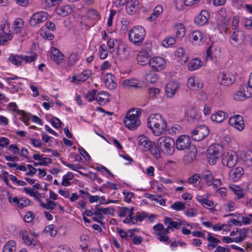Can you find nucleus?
Returning <instances> with one entry per match:
<instances>
[{
    "instance_id": "nucleus-1",
    "label": "nucleus",
    "mask_w": 252,
    "mask_h": 252,
    "mask_svg": "<svg viewBox=\"0 0 252 252\" xmlns=\"http://www.w3.org/2000/svg\"><path fill=\"white\" fill-rule=\"evenodd\" d=\"M147 126L155 135L159 136L166 130L167 123L161 115L153 114L148 119Z\"/></svg>"
},
{
    "instance_id": "nucleus-2",
    "label": "nucleus",
    "mask_w": 252,
    "mask_h": 252,
    "mask_svg": "<svg viewBox=\"0 0 252 252\" xmlns=\"http://www.w3.org/2000/svg\"><path fill=\"white\" fill-rule=\"evenodd\" d=\"M138 142L144 152H149L156 159L160 158V151L157 144L150 140L148 137L144 135L140 136L138 138Z\"/></svg>"
},
{
    "instance_id": "nucleus-3",
    "label": "nucleus",
    "mask_w": 252,
    "mask_h": 252,
    "mask_svg": "<svg viewBox=\"0 0 252 252\" xmlns=\"http://www.w3.org/2000/svg\"><path fill=\"white\" fill-rule=\"evenodd\" d=\"M141 115V110L139 108L129 110L124 120L126 126L130 130L136 129L140 125L139 119Z\"/></svg>"
},
{
    "instance_id": "nucleus-4",
    "label": "nucleus",
    "mask_w": 252,
    "mask_h": 252,
    "mask_svg": "<svg viewBox=\"0 0 252 252\" xmlns=\"http://www.w3.org/2000/svg\"><path fill=\"white\" fill-rule=\"evenodd\" d=\"M145 35V29L141 26H137L129 31L128 38L135 45L140 46L143 42Z\"/></svg>"
},
{
    "instance_id": "nucleus-5",
    "label": "nucleus",
    "mask_w": 252,
    "mask_h": 252,
    "mask_svg": "<svg viewBox=\"0 0 252 252\" xmlns=\"http://www.w3.org/2000/svg\"><path fill=\"white\" fill-rule=\"evenodd\" d=\"M175 142L173 138L168 136H161L158 141L157 145L159 151L161 150L167 155H172L175 151Z\"/></svg>"
},
{
    "instance_id": "nucleus-6",
    "label": "nucleus",
    "mask_w": 252,
    "mask_h": 252,
    "mask_svg": "<svg viewBox=\"0 0 252 252\" xmlns=\"http://www.w3.org/2000/svg\"><path fill=\"white\" fill-rule=\"evenodd\" d=\"M219 144L211 145L207 151L206 156L208 162L211 165H214L220 156V148Z\"/></svg>"
},
{
    "instance_id": "nucleus-7",
    "label": "nucleus",
    "mask_w": 252,
    "mask_h": 252,
    "mask_svg": "<svg viewBox=\"0 0 252 252\" xmlns=\"http://www.w3.org/2000/svg\"><path fill=\"white\" fill-rule=\"evenodd\" d=\"M238 159V157L236 153L233 151H230L222 154L221 162L223 166L230 168L237 164Z\"/></svg>"
},
{
    "instance_id": "nucleus-8",
    "label": "nucleus",
    "mask_w": 252,
    "mask_h": 252,
    "mask_svg": "<svg viewBox=\"0 0 252 252\" xmlns=\"http://www.w3.org/2000/svg\"><path fill=\"white\" fill-rule=\"evenodd\" d=\"M10 28L7 20H4L0 25V45L7 44L8 40H11L13 36L9 33Z\"/></svg>"
},
{
    "instance_id": "nucleus-9",
    "label": "nucleus",
    "mask_w": 252,
    "mask_h": 252,
    "mask_svg": "<svg viewBox=\"0 0 252 252\" xmlns=\"http://www.w3.org/2000/svg\"><path fill=\"white\" fill-rule=\"evenodd\" d=\"M218 80L220 85L229 86L232 84L235 81V76L230 73L221 72L219 73Z\"/></svg>"
},
{
    "instance_id": "nucleus-10",
    "label": "nucleus",
    "mask_w": 252,
    "mask_h": 252,
    "mask_svg": "<svg viewBox=\"0 0 252 252\" xmlns=\"http://www.w3.org/2000/svg\"><path fill=\"white\" fill-rule=\"evenodd\" d=\"M48 18V14L45 11H40L33 14L31 18L30 24L33 27L38 26V25Z\"/></svg>"
},
{
    "instance_id": "nucleus-11",
    "label": "nucleus",
    "mask_w": 252,
    "mask_h": 252,
    "mask_svg": "<svg viewBox=\"0 0 252 252\" xmlns=\"http://www.w3.org/2000/svg\"><path fill=\"white\" fill-rule=\"evenodd\" d=\"M191 146L190 137L186 135L180 136L176 142V147L179 150H189Z\"/></svg>"
},
{
    "instance_id": "nucleus-12",
    "label": "nucleus",
    "mask_w": 252,
    "mask_h": 252,
    "mask_svg": "<svg viewBox=\"0 0 252 252\" xmlns=\"http://www.w3.org/2000/svg\"><path fill=\"white\" fill-rule=\"evenodd\" d=\"M148 64L154 71L161 70L165 66L164 59L160 57H156L151 59Z\"/></svg>"
},
{
    "instance_id": "nucleus-13",
    "label": "nucleus",
    "mask_w": 252,
    "mask_h": 252,
    "mask_svg": "<svg viewBox=\"0 0 252 252\" xmlns=\"http://www.w3.org/2000/svg\"><path fill=\"white\" fill-rule=\"evenodd\" d=\"M228 122L230 126L239 131L243 130L245 127L243 118L241 115H234L229 118Z\"/></svg>"
},
{
    "instance_id": "nucleus-14",
    "label": "nucleus",
    "mask_w": 252,
    "mask_h": 252,
    "mask_svg": "<svg viewBox=\"0 0 252 252\" xmlns=\"http://www.w3.org/2000/svg\"><path fill=\"white\" fill-rule=\"evenodd\" d=\"M245 39V35L239 31L233 32L230 35V42L234 46L242 44Z\"/></svg>"
},
{
    "instance_id": "nucleus-15",
    "label": "nucleus",
    "mask_w": 252,
    "mask_h": 252,
    "mask_svg": "<svg viewBox=\"0 0 252 252\" xmlns=\"http://www.w3.org/2000/svg\"><path fill=\"white\" fill-rule=\"evenodd\" d=\"M139 1L138 0H127L126 6V12L130 15L136 13L139 9Z\"/></svg>"
},
{
    "instance_id": "nucleus-16",
    "label": "nucleus",
    "mask_w": 252,
    "mask_h": 252,
    "mask_svg": "<svg viewBox=\"0 0 252 252\" xmlns=\"http://www.w3.org/2000/svg\"><path fill=\"white\" fill-rule=\"evenodd\" d=\"M189 152L186 154L183 158V162L185 164H189L192 162L197 155V149L194 146H191L189 149Z\"/></svg>"
},
{
    "instance_id": "nucleus-17",
    "label": "nucleus",
    "mask_w": 252,
    "mask_h": 252,
    "mask_svg": "<svg viewBox=\"0 0 252 252\" xmlns=\"http://www.w3.org/2000/svg\"><path fill=\"white\" fill-rule=\"evenodd\" d=\"M179 87V84L176 82L170 81L165 88L166 95L168 97H172L176 93Z\"/></svg>"
},
{
    "instance_id": "nucleus-18",
    "label": "nucleus",
    "mask_w": 252,
    "mask_h": 252,
    "mask_svg": "<svg viewBox=\"0 0 252 252\" xmlns=\"http://www.w3.org/2000/svg\"><path fill=\"white\" fill-rule=\"evenodd\" d=\"M149 53L146 50H143L139 52L137 56V61L138 63L141 65H145L148 63L149 61Z\"/></svg>"
},
{
    "instance_id": "nucleus-19",
    "label": "nucleus",
    "mask_w": 252,
    "mask_h": 252,
    "mask_svg": "<svg viewBox=\"0 0 252 252\" xmlns=\"http://www.w3.org/2000/svg\"><path fill=\"white\" fill-rule=\"evenodd\" d=\"M203 127L198 126L191 132V137L193 140L196 141H200L204 139L205 135L203 132Z\"/></svg>"
},
{
    "instance_id": "nucleus-20",
    "label": "nucleus",
    "mask_w": 252,
    "mask_h": 252,
    "mask_svg": "<svg viewBox=\"0 0 252 252\" xmlns=\"http://www.w3.org/2000/svg\"><path fill=\"white\" fill-rule=\"evenodd\" d=\"M244 173L243 168L239 167L232 169L229 171V176L234 181H237L242 177Z\"/></svg>"
},
{
    "instance_id": "nucleus-21",
    "label": "nucleus",
    "mask_w": 252,
    "mask_h": 252,
    "mask_svg": "<svg viewBox=\"0 0 252 252\" xmlns=\"http://www.w3.org/2000/svg\"><path fill=\"white\" fill-rule=\"evenodd\" d=\"M129 52L127 46L121 45L117 48V55L121 60L126 59L129 55Z\"/></svg>"
},
{
    "instance_id": "nucleus-22",
    "label": "nucleus",
    "mask_w": 252,
    "mask_h": 252,
    "mask_svg": "<svg viewBox=\"0 0 252 252\" xmlns=\"http://www.w3.org/2000/svg\"><path fill=\"white\" fill-rule=\"evenodd\" d=\"M227 117V114L223 111H218L215 114L211 116V120L217 123H220L223 122Z\"/></svg>"
},
{
    "instance_id": "nucleus-23",
    "label": "nucleus",
    "mask_w": 252,
    "mask_h": 252,
    "mask_svg": "<svg viewBox=\"0 0 252 252\" xmlns=\"http://www.w3.org/2000/svg\"><path fill=\"white\" fill-rule=\"evenodd\" d=\"M73 10L71 6L69 5H66L63 6H59L56 8L57 13L63 17L71 13Z\"/></svg>"
},
{
    "instance_id": "nucleus-24",
    "label": "nucleus",
    "mask_w": 252,
    "mask_h": 252,
    "mask_svg": "<svg viewBox=\"0 0 252 252\" xmlns=\"http://www.w3.org/2000/svg\"><path fill=\"white\" fill-rule=\"evenodd\" d=\"M51 58L57 64H59L63 61L64 55L58 49L55 48L51 55Z\"/></svg>"
},
{
    "instance_id": "nucleus-25",
    "label": "nucleus",
    "mask_w": 252,
    "mask_h": 252,
    "mask_svg": "<svg viewBox=\"0 0 252 252\" xmlns=\"http://www.w3.org/2000/svg\"><path fill=\"white\" fill-rule=\"evenodd\" d=\"M202 65V62L198 58L192 59L189 63L188 68L190 71H194L199 68Z\"/></svg>"
},
{
    "instance_id": "nucleus-26",
    "label": "nucleus",
    "mask_w": 252,
    "mask_h": 252,
    "mask_svg": "<svg viewBox=\"0 0 252 252\" xmlns=\"http://www.w3.org/2000/svg\"><path fill=\"white\" fill-rule=\"evenodd\" d=\"M96 99L99 105L105 104L109 100V94L106 92H101L97 94Z\"/></svg>"
},
{
    "instance_id": "nucleus-27",
    "label": "nucleus",
    "mask_w": 252,
    "mask_h": 252,
    "mask_svg": "<svg viewBox=\"0 0 252 252\" xmlns=\"http://www.w3.org/2000/svg\"><path fill=\"white\" fill-rule=\"evenodd\" d=\"M251 97L250 93H246V90L243 89V90H240L237 92L234 95V99L237 101H243L246 98Z\"/></svg>"
},
{
    "instance_id": "nucleus-28",
    "label": "nucleus",
    "mask_w": 252,
    "mask_h": 252,
    "mask_svg": "<svg viewBox=\"0 0 252 252\" xmlns=\"http://www.w3.org/2000/svg\"><path fill=\"white\" fill-rule=\"evenodd\" d=\"M164 222L166 225L168 226V228L171 229L172 231H173L172 228L178 229L181 224L177 221L172 220L171 218L168 217L165 218Z\"/></svg>"
},
{
    "instance_id": "nucleus-29",
    "label": "nucleus",
    "mask_w": 252,
    "mask_h": 252,
    "mask_svg": "<svg viewBox=\"0 0 252 252\" xmlns=\"http://www.w3.org/2000/svg\"><path fill=\"white\" fill-rule=\"evenodd\" d=\"M208 241H209V243L208 244V249H210L211 247L212 249H214L215 248H217L218 243L220 242V240L215 238L214 237L211 235V234L209 232L208 233Z\"/></svg>"
},
{
    "instance_id": "nucleus-30",
    "label": "nucleus",
    "mask_w": 252,
    "mask_h": 252,
    "mask_svg": "<svg viewBox=\"0 0 252 252\" xmlns=\"http://www.w3.org/2000/svg\"><path fill=\"white\" fill-rule=\"evenodd\" d=\"M175 33L177 37L181 38L183 37L186 32L185 27L183 24L178 23L175 26Z\"/></svg>"
},
{
    "instance_id": "nucleus-31",
    "label": "nucleus",
    "mask_w": 252,
    "mask_h": 252,
    "mask_svg": "<svg viewBox=\"0 0 252 252\" xmlns=\"http://www.w3.org/2000/svg\"><path fill=\"white\" fill-rule=\"evenodd\" d=\"M189 40L191 41H201L203 39V35L200 31L198 30L194 31L189 35Z\"/></svg>"
},
{
    "instance_id": "nucleus-32",
    "label": "nucleus",
    "mask_w": 252,
    "mask_h": 252,
    "mask_svg": "<svg viewBox=\"0 0 252 252\" xmlns=\"http://www.w3.org/2000/svg\"><path fill=\"white\" fill-rule=\"evenodd\" d=\"M16 242L10 240L7 242L4 246L3 252H15L16 251Z\"/></svg>"
},
{
    "instance_id": "nucleus-33",
    "label": "nucleus",
    "mask_w": 252,
    "mask_h": 252,
    "mask_svg": "<svg viewBox=\"0 0 252 252\" xmlns=\"http://www.w3.org/2000/svg\"><path fill=\"white\" fill-rule=\"evenodd\" d=\"M24 21L21 18L16 19L14 22V30L16 33L20 32L23 29Z\"/></svg>"
},
{
    "instance_id": "nucleus-34",
    "label": "nucleus",
    "mask_w": 252,
    "mask_h": 252,
    "mask_svg": "<svg viewBox=\"0 0 252 252\" xmlns=\"http://www.w3.org/2000/svg\"><path fill=\"white\" fill-rule=\"evenodd\" d=\"M9 62L13 65L20 66L22 65V58L18 55H11L9 57Z\"/></svg>"
},
{
    "instance_id": "nucleus-35",
    "label": "nucleus",
    "mask_w": 252,
    "mask_h": 252,
    "mask_svg": "<svg viewBox=\"0 0 252 252\" xmlns=\"http://www.w3.org/2000/svg\"><path fill=\"white\" fill-rule=\"evenodd\" d=\"M186 117L189 121H192L197 119L198 115L196 113V111L194 108H190L186 112Z\"/></svg>"
},
{
    "instance_id": "nucleus-36",
    "label": "nucleus",
    "mask_w": 252,
    "mask_h": 252,
    "mask_svg": "<svg viewBox=\"0 0 252 252\" xmlns=\"http://www.w3.org/2000/svg\"><path fill=\"white\" fill-rule=\"evenodd\" d=\"M163 8L161 5H157L154 9L153 13L151 16L148 18V19L150 21L155 20L157 17L161 13Z\"/></svg>"
},
{
    "instance_id": "nucleus-37",
    "label": "nucleus",
    "mask_w": 252,
    "mask_h": 252,
    "mask_svg": "<svg viewBox=\"0 0 252 252\" xmlns=\"http://www.w3.org/2000/svg\"><path fill=\"white\" fill-rule=\"evenodd\" d=\"M92 75V71L90 69H86L82 73L78 74V82H84L88 79Z\"/></svg>"
},
{
    "instance_id": "nucleus-38",
    "label": "nucleus",
    "mask_w": 252,
    "mask_h": 252,
    "mask_svg": "<svg viewBox=\"0 0 252 252\" xmlns=\"http://www.w3.org/2000/svg\"><path fill=\"white\" fill-rule=\"evenodd\" d=\"M205 12V10H202L200 14L197 16L194 19V22L198 26H203L205 24V16L203 13Z\"/></svg>"
},
{
    "instance_id": "nucleus-39",
    "label": "nucleus",
    "mask_w": 252,
    "mask_h": 252,
    "mask_svg": "<svg viewBox=\"0 0 252 252\" xmlns=\"http://www.w3.org/2000/svg\"><path fill=\"white\" fill-rule=\"evenodd\" d=\"M171 207L172 209L177 211L183 210L185 209V204L181 201H177L171 205Z\"/></svg>"
},
{
    "instance_id": "nucleus-40",
    "label": "nucleus",
    "mask_w": 252,
    "mask_h": 252,
    "mask_svg": "<svg viewBox=\"0 0 252 252\" xmlns=\"http://www.w3.org/2000/svg\"><path fill=\"white\" fill-rule=\"evenodd\" d=\"M99 57L101 59H105L108 56V52L106 49V45L101 44L99 49Z\"/></svg>"
},
{
    "instance_id": "nucleus-41",
    "label": "nucleus",
    "mask_w": 252,
    "mask_h": 252,
    "mask_svg": "<svg viewBox=\"0 0 252 252\" xmlns=\"http://www.w3.org/2000/svg\"><path fill=\"white\" fill-rule=\"evenodd\" d=\"M123 84L126 86L135 88L139 87V83H137V81L135 79H126L124 81Z\"/></svg>"
},
{
    "instance_id": "nucleus-42",
    "label": "nucleus",
    "mask_w": 252,
    "mask_h": 252,
    "mask_svg": "<svg viewBox=\"0 0 252 252\" xmlns=\"http://www.w3.org/2000/svg\"><path fill=\"white\" fill-rule=\"evenodd\" d=\"M214 176L210 170H206V184L208 186H211V184H213V181H214Z\"/></svg>"
},
{
    "instance_id": "nucleus-43",
    "label": "nucleus",
    "mask_w": 252,
    "mask_h": 252,
    "mask_svg": "<svg viewBox=\"0 0 252 252\" xmlns=\"http://www.w3.org/2000/svg\"><path fill=\"white\" fill-rule=\"evenodd\" d=\"M40 161V162H35L33 161H31V162L33 163L34 166H37L38 165L46 166L48 163H52V159L49 158H44V159Z\"/></svg>"
},
{
    "instance_id": "nucleus-44",
    "label": "nucleus",
    "mask_w": 252,
    "mask_h": 252,
    "mask_svg": "<svg viewBox=\"0 0 252 252\" xmlns=\"http://www.w3.org/2000/svg\"><path fill=\"white\" fill-rule=\"evenodd\" d=\"M9 106L11 107L13 109V111L16 112V113L19 115H22L21 120L23 121L25 123V116L24 114V112L23 111H21L17 109V105L14 102H11L9 104Z\"/></svg>"
},
{
    "instance_id": "nucleus-45",
    "label": "nucleus",
    "mask_w": 252,
    "mask_h": 252,
    "mask_svg": "<svg viewBox=\"0 0 252 252\" xmlns=\"http://www.w3.org/2000/svg\"><path fill=\"white\" fill-rule=\"evenodd\" d=\"M55 226L54 224H51L46 226L44 229V231L49 232L52 237H54L57 234V231L55 229Z\"/></svg>"
},
{
    "instance_id": "nucleus-46",
    "label": "nucleus",
    "mask_w": 252,
    "mask_h": 252,
    "mask_svg": "<svg viewBox=\"0 0 252 252\" xmlns=\"http://www.w3.org/2000/svg\"><path fill=\"white\" fill-rule=\"evenodd\" d=\"M88 17L90 19L97 20L98 19V12L94 9H89L88 12Z\"/></svg>"
},
{
    "instance_id": "nucleus-47",
    "label": "nucleus",
    "mask_w": 252,
    "mask_h": 252,
    "mask_svg": "<svg viewBox=\"0 0 252 252\" xmlns=\"http://www.w3.org/2000/svg\"><path fill=\"white\" fill-rule=\"evenodd\" d=\"M234 193L236 195V197L238 199L242 198L244 196V193L243 191V189L239 187H235L233 189Z\"/></svg>"
},
{
    "instance_id": "nucleus-48",
    "label": "nucleus",
    "mask_w": 252,
    "mask_h": 252,
    "mask_svg": "<svg viewBox=\"0 0 252 252\" xmlns=\"http://www.w3.org/2000/svg\"><path fill=\"white\" fill-rule=\"evenodd\" d=\"M212 46H210L206 51V61L210 60H213L216 56L214 55L213 52L212 51Z\"/></svg>"
},
{
    "instance_id": "nucleus-49",
    "label": "nucleus",
    "mask_w": 252,
    "mask_h": 252,
    "mask_svg": "<svg viewBox=\"0 0 252 252\" xmlns=\"http://www.w3.org/2000/svg\"><path fill=\"white\" fill-rule=\"evenodd\" d=\"M50 122L53 126L56 128H60L61 126V125L62 124L61 121L59 119L55 117H53L51 119Z\"/></svg>"
},
{
    "instance_id": "nucleus-50",
    "label": "nucleus",
    "mask_w": 252,
    "mask_h": 252,
    "mask_svg": "<svg viewBox=\"0 0 252 252\" xmlns=\"http://www.w3.org/2000/svg\"><path fill=\"white\" fill-rule=\"evenodd\" d=\"M79 60V56L76 54H71L68 58V63L69 65H74Z\"/></svg>"
},
{
    "instance_id": "nucleus-51",
    "label": "nucleus",
    "mask_w": 252,
    "mask_h": 252,
    "mask_svg": "<svg viewBox=\"0 0 252 252\" xmlns=\"http://www.w3.org/2000/svg\"><path fill=\"white\" fill-rule=\"evenodd\" d=\"M97 90L95 89L89 91L85 96L89 101H92L95 99V96L96 94Z\"/></svg>"
},
{
    "instance_id": "nucleus-52",
    "label": "nucleus",
    "mask_w": 252,
    "mask_h": 252,
    "mask_svg": "<svg viewBox=\"0 0 252 252\" xmlns=\"http://www.w3.org/2000/svg\"><path fill=\"white\" fill-rule=\"evenodd\" d=\"M22 58V61H24L26 63H30L34 62L37 58V55L35 54L31 56H21Z\"/></svg>"
},
{
    "instance_id": "nucleus-53",
    "label": "nucleus",
    "mask_w": 252,
    "mask_h": 252,
    "mask_svg": "<svg viewBox=\"0 0 252 252\" xmlns=\"http://www.w3.org/2000/svg\"><path fill=\"white\" fill-rule=\"evenodd\" d=\"M122 27L121 30L123 32H126L127 29L129 24V21L125 18H123L121 20Z\"/></svg>"
},
{
    "instance_id": "nucleus-54",
    "label": "nucleus",
    "mask_w": 252,
    "mask_h": 252,
    "mask_svg": "<svg viewBox=\"0 0 252 252\" xmlns=\"http://www.w3.org/2000/svg\"><path fill=\"white\" fill-rule=\"evenodd\" d=\"M30 204V201L29 199L26 198H21L20 199L18 207L20 208H23L24 207L29 205Z\"/></svg>"
},
{
    "instance_id": "nucleus-55",
    "label": "nucleus",
    "mask_w": 252,
    "mask_h": 252,
    "mask_svg": "<svg viewBox=\"0 0 252 252\" xmlns=\"http://www.w3.org/2000/svg\"><path fill=\"white\" fill-rule=\"evenodd\" d=\"M23 239L24 240L26 244L28 245H35L36 241L33 238H30L29 236H23Z\"/></svg>"
},
{
    "instance_id": "nucleus-56",
    "label": "nucleus",
    "mask_w": 252,
    "mask_h": 252,
    "mask_svg": "<svg viewBox=\"0 0 252 252\" xmlns=\"http://www.w3.org/2000/svg\"><path fill=\"white\" fill-rule=\"evenodd\" d=\"M187 84L190 89L196 90V79L190 77L188 79Z\"/></svg>"
},
{
    "instance_id": "nucleus-57",
    "label": "nucleus",
    "mask_w": 252,
    "mask_h": 252,
    "mask_svg": "<svg viewBox=\"0 0 252 252\" xmlns=\"http://www.w3.org/2000/svg\"><path fill=\"white\" fill-rule=\"evenodd\" d=\"M244 164L248 167L251 166L252 165V155L247 154L245 155V157L244 158Z\"/></svg>"
},
{
    "instance_id": "nucleus-58",
    "label": "nucleus",
    "mask_w": 252,
    "mask_h": 252,
    "mask_svg": "<svg viewBox=\"0 0 252 252\" xmlns=\"http://www.w3.org/2000/svg\"><path fill=\"white\" fill-rule=\"evenodd\" d=\"M156 235L158 236V239L160 241L163 242H166L168 243H170V242L169 241V238L168 236H167L165 235L162 234L160 232L156 233Z\"/></svg>"
},
{
    "instance_id": "nucleus-59",
    "label": "nucleus",
    "mask_w": 252,
    "mask_h": 252,
    "mask_svg": "<svg viewBox=\"0 0 252 252\" xmlns=\"http://www.w3.org/2000/svg\"><path fill=\"white\" fill-rule=\"evenodd\" d=\"M34 217V213L32 212L29 211L25 216L24 220L27 222H30L32 220Z\"/></svg>"
},
{
    "instance_id": "nucleus-60",
    "label": "nucleus",
    "mask_w": 252,
    "mask_h": 252,
    "mask_svg": "<svg viewBox=\"0 0 252 252\" xmlns=\"http://www.w3.org/2000/svg\"><path fill=\"white\" fill-rule=\"evenodd\" d=\"M123 193L125 195V200L129 203L131 201V198L133 196V193L131 192L127 191L126 190H124Z\"/></svg>"
},
{
    "instance_id": "nucleus-61",
    "label": "nucleus",
    "mask_w": 252,
    "mask_h": 252,
    "mask_svg": "<svg viewBox=\"0 0 252 252\" xmlns=\"http://www.w3.org/2000/svg\"><path fill=\"white\" fill-rule=\"evenodd\" d=\"M27 167L29 169V172L26 173V175L29 176H32L34 174H35L37 171V169L33 167V166L31 164H28L27 165Z\"/></svg>"
},
{
    "instance_id": "nucleus-62",
    "label": "nucleus",
    "mask_w": 252,
    "mask_h": 252,
    "mask_svg": "<svg viewBox=\"0 0 252 252\" xmlns=\"http://www.w3.org/2000/svg\"><path fill=\"white\" fill-rule=\"evenodd\" d=\"M249 230V228H242L239 229V237H241V238L243 239V240H244L247 237V235L248 233Z\"/></svg>"
},
{
    "instance_id": "nucleus-63",
    "label": "nucleus",
    "mask_w": 252,
    "mask_h": 252,
    "mask_svg": "<svg viewBox=\"0 0 252 252\" xmlns=\"http://www.w3.org/2000/svg\"><path fill=\"white\" fill-rule=\"evenodd\" d=\"M200 178V176L198 174H194L191 177L188 179V183L189 184H195L196 183L197 181H199V179Z\"/></svg>"
},
{
    "instance_id": "nucleus-64",
    "label": "nucleus",
    "mask_w": 252,
    "mask_h": 252,
    "mask_svg": "<svg viewBox=\"0 0 252 252\" xmlns=\"http://www.w3.org/2000/svg\"><path fill=\"white\" fill-rule=\"evenodd\" d=\"M244 25L245 28L247 29L251 30L252 29V19L251 17L250 18H246L244 20Z\"/></svg>"
}]
</instances>
